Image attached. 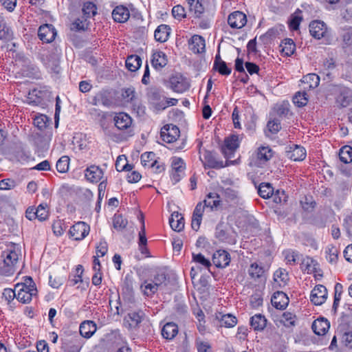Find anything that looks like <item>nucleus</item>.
Returning a JSON list of instances; mask_svg holds the SVG:
<instances>
[{
    "instance_id": "f257e3e1",
    "label": "nucleus",
    "mask_w": 352,
    "mask_h": 352,
    "mask_svg": "<svg viewBox=\"0 0 352 352\" xmlns=\"http://www.w3.org/2000/svg\"><path fill=\"white\" fill-rule=\"evenodd\" d=\"M331 91L336 95V102L341 107H346L352 102V92L342 85H333Z\"/></svg>"
},
{
    "instance_id": "f03ea898",
    "label": "nucleus",
    "mask_w": 352,
    "mask_h": 352,
    "mask_svg": "<svg viewBox=\"0 0 352 352\" xmlns=\"http://www.w3.org/2000/svg\"><path fill=\"white\" fill-rule=\"evenodd\" d=\"M16 299L23 302H30L32 296H36L37 289L34 285H28L27 283H18L16 285Z\"/></svg>"
},
{
    "instance_id": "7ed1b4c3",
    "label": "nucleus",
    "mask_w": 352,
    "mask_h": 352,
    "mask_svg": "<svg viewBox=\"0 0 352 352\" xmlns=\"http://www.w3.org/2000/svg\"><path fill=\"white\" fill-rule=\"evenodd\" d=\"M168 82L170 88L177 93H183L190 87L188 79L179 73L173 74Z\"/></svg>"
},
{
    "instance_id": "20e7f679",
    "label": "nucleus",
    "mask_w": 352,
    "mask_h": 352,
    "mask_svg": "<svg viewBox=\"0 0 352 352\" xmlns=\"http://www.w3.org/2000/svg\"><path fill=\"white\" fill-rule=\"evenodd\" d=\"M180 131L179 128L174 124H166L164 126L160 132L162 140L166 143L175 142L179 137Z\"/></svg>"
},
{
    "instance_id": "39448f33",
    "label": "nucleus",
    "mask_w": 352,
    "mask_h": 352,
    "mask_svg": "<svg viewBox=\"0 0 352 352\" xmlns=\"http://www.w3.org/2000/svg\"><path fill=\"white\" fill-rule=\"evenodd\" d=\"M240 139L239 135H232L224 141V145L222 146L221 151L223 154L227 158H230L234 152L239 146Z\"/></svg>"
},
{
    "instance_id": "423d86ee",
    "label": "nucleus",
    "mask_w": 352,
    "mask_h": 352,
    "mask_svg": "<svg viewBox=\"0 0 352 352\" xmlns=\"http://www.w3.org/2000/svg\"><path fill=\"white\" fill-rule=\"evenodd\" d=\"M89 225L83 221H79L70 228L69 233L74 240L80 241L89 234Z\"/></svg>"
},
{
    "instance_id": "0eeeda50",
    "label": "nucleus",
    "mask_w": 352,
    "mask_h": 352,
    "mask_svg": "<svg viewBox=\"0 0 352 352\" xmlns=\"http://www.w3.org/2000/svg\"><path fill=\"white\" fill-rule=\"evenodd\" d=\"M56 30L52 24H44L39 27L38 36L44 43L52 42L56 36Z\"/></svg>"
},
{
    "instance_id": "6e6552de",
    "label": "nucleus",
    "mask_w": 352,
    "mask_h": 352,
    "mask_svg": "<svg viewBox=\"0 0 352 352\" xmlns=\"http://www.w3.org/2000/svg\"><path fill=\"white\" fill-rule=\"evenodd\" d=\"M309 32L314 38L320 39L328 34V28L323 21H314L309 24Z\"/></svg>"
},
{
    "instance_id": "1a4fd4ad",
    "label": "nucleus",
    "mask_w": 352,
    "mask_h": 352,
    "mask_svg": "<svg viewBox=\"0 0 352 352\" xmlns=\"http://www.w3.org/2000/svg\"><path fill=\"white\" fill-rule=\"evenodd\" d=\"M327 298V289L322 285H316L311 292L310 300L316 305H321Z\"/></svg>"
},
{
    "instance_id": "9d476101",
    "label": "nucleus",
    "mask_w": 352,
    "mask_h": 352,
    "mask_svg": "<svg viewBox=\"0 0 352 352\" xmlns=\"http://www.w3.org/2000/svg\"><path fill=\"white\" fill-rule=\"evenodd\" d=\"M286 157L294 161H302L306 157V150L297 144L289 145L286 147Z\"/></svg>"
},
{
    "instance_id": "9b49d317",
    "label": "nucleus",
    "mask_w": 352,
    "mask_h": 352,
    "mask_svg": "<svg viewBox=\"0 0 352 352\" xmlns=\"http://www.w3.org/2000/svg\"><path fill=\"white\" fill-rule=\"evenodd\" d=\"M236 233L231 229H223L221 226L216 228V236L221 241L234 245L236 242Z\"/></svg>"
},
{
    "instance_id": "f8f14e48",
    "label": "nucleus",
    "mask_w": 352,
    "mask_h": 352,
    "mask_svg": "<svg viewBox=\"0 0 352 352\" xmlns=\"http://www.w3.org/2000/svg\"><path fill=\"white\" fill-rule=\"evenodd\" d=\"M228 23L232 28H242L247 23L246 15L240 11L233 12L228 16Z\"/></svg>"
},
{
    "instance_id": "ddd939ff",
    "label": "nucleus",
    "mask_w": 352,
    "mask_h": 352,
    "mask_svg": "<svg viewBox=\"0 0 352 352\" xmlns=\"http://www.w3.org/2000/svg\"><path fill=\"white\" fill-rule=\"evenodd\" d=\"M112 95L111 91L107 89H102L98 91L92 99V104L94 105H103L104 107H109L112 104Z\"/></svg>"
},
{
    "instance_id": "4468645a",
    "label": "nucleus",
    "mask_w": 352,
    "mask_h": 352,
    "mask_svg": "<svg viewBox=\"0 0 352 352\" xmlns=\"http://www.w3.org/2000/svg\"><path fill=\"white\" fill-rule=\"evenodd\" d=\"M132 118L124 112H120L114 117L115 126L119 130H129L132 126Z\"/></svg>"
},
{
    "instance_id": "2eb2a0df",
    "label": "nucleus",
    "mask_w": 352,
    "mask_h": 352,
    "mask_svg": "<svg viewBox=\"0 0 352 352\" xmlns=\"http://www.w3.org/2000/svg\"><path fill=\"white\" fill-rule=\"evenodd\" d=\"M212 262L214 265L217 267H226L229 265L230 262V255L226 250H217L213 254Z\"/></svg>"
},
{
    "instance_id": "dca6fc26",
    "label": "nucleus",
    "mask_w": 352,
    "mask_h": 352,
    "mask_svg": "<svg viewBox=\"0 0 352 352\" xmlns=\"http://www.w3.org/2000/svg\"><path fill=\"white\" fill-rule=\"evenodd\" d=\"M271 302L276 309L283 310L288 305L289 300L285 293L278 291L273 294Z\"/></svg>"
},
{
    "instance_id": "f3484780",
    "label": "nucleus",
    "mask_w": 352,
    "mask_h": 352,
    "mask_svg": "<svg viewBox=\"0 0 352 352\" xmlns=\"http://www.w3.org/2000/svg\"><path fill=\"white\" fill-rule=\"evenodd\" d=\"M189 48L195 54H200L205 52V39L199 35H194L188 41Z\"/></svg>"
},
{
    "instance_id": "a211bd4d",
    "label": "nucleus",
    "mask_w": 352,
    "mask_h": 352,
    "mask_svg": "<svg viewBox=\"0 0 352 352\" xmlns=\"http://www.w3.org/2000/svg\"><path fill=\"white\" fill-rule=\"evenodd\" d=\"M205 207L201 202H199L193 211L191 226L195 231L199 229Z\"/></svg>"
},
{
    "instance_id": "6ab92c4d",
    "label": "nucleus",
    "mask_w": 352,
    "mask_h": 352,
    "mask_svg": "<svg viewBox=\"0 0 352 352\" xmlns=\"http://www.w3.org/2000/svg\"><path fill=\"white\" fill-rule=\"evenodd\" d=\"M151 63L155 69L160 70L167 65V56L164 52L162 51H156L152 54Z\"/></svg>"
},
{
    "instance_id": "aec40b11",
    "label": "nucleus",
    "mask_w": 352,
    "mask_h": 352,
    "mask_svg": "<svg viewBox=\"0 0 352 352\" xmlns=\"http://www.w3.org/2000/svg\"><path fill=\"white\" fill-rule=\"evenodd\" d=\"M96 331V324L92 320L83 321L79 327L81 336L85 338H91Z\"/></svg>"
},
{
    "instance_id": "412c9836",
    "label": "nucleus",
    "mask_w": 352,
    "mask_h": 352,
    "mask_svg": "<svg viewBox=\"0 0 352 352\" xmlns=\"http://www.w3.org/2000/svg\"><path fill=\"white\" fill-rule=\"evenodd\" d=\"M329 327L330 324L329 321L323 318L314 320L311 325L314 332L318 336L324 335Z\"/></svg>"
},
{
    "instance_id": "4be33fe9",
    "label": "nucleus",
    "mask_w": 352,
    "mask_h": 352,
    "mask_svg": "<svg viewBox=\"0 0 352 352\" xmlns=\"http://www.w3.org/2000/svg\"><path fill=\"white\" fill-rule=\"evenodd\" d=\"M130 16L129 11L127 8L120 6L116 7L112 12V16L115 21L118 23L126 22Z\"/></svg>"
},
{
    "instance_id": "5701e85b",
    "label": "nucleus",
    "mask_w": 352,
    "mask_h": 352,
    "mask_svg": "<svg viewBox=\"0 0 352 352\" xmlns=\"http://www.w3.org/2000/svg\"><path fill=\"white\" fill-rule=\"evenodd\" d=\"M103 176L102 170L97 166H91L85 170V177L91 182H99Z\"/></svg>"
},
{
    "instance_id": "b1692460",
    "label": "nucleus",
    "mask_w": 352,
    "mask_h": 352,
    "mask_svg": "<svg viewBox=\"0 0 352 352\" xmlns=\"http://www.w3.org/2000/svg\"><path fill=\"white\" fill-rule=\"evenodd\" d=\"M250 324L254 331H261L266 327L267 319L261 314H255L250 318Z\"/></svg>"
},
{
    "instance_id": "393cba45",
    "label": "nucleus",
    "mask_w": 352,
    "mask_h": 352,
    "mask_svg": "<svg viewBox=\"0 0 352 352\" xmlns=\"http://www.w3.org/2000/svg\"><path fill=\"white\" fill-rule=\"evenodd\" d=\"M204 164L209 168L220 169L225 167L227 164H224L223 161L218 160L211 152H206L204 154Z\"/></svg>"
},
{
    "instance_id": "a878e982",
    "label": "nucleus",
    "mask_w": 352,
    "mask_h": 352,
    "mask_svg": "<svg viewBox=\"0 0 352 352\" xmlns=\"http://www.w3.org/2000/svg\"><path fill=\"white\" fill-rule=\"evenodd\" d=\"M170 28L168 25L162 24L159 25L154 32V37L157 41L166 42L169 36Z\"/></svg>"
},
{
    "instance_id": "bb28decb",
    "label": "nucleus",
    "mask_w": 352,
    "mask_h": 352,
    "mask_svg": "<svg viewBox=\"0 0 352 352\" xmlns=\"http://www.w3.org/2000/svg\"><path fill=\"white\" fill-rule=\"evenodd\" d=\"M82 346V339L76 336L73 337L69 342L65 343L63 348L65 352H80Z\"/></svg>"
},
{
    "instance_id": "cd10ccee",
    "label": "nucleus",
    "mask_w": 352,
    "mask_h": 352,
    "mask_svg": "<svg viewBox=\"0 0 352 352\" xmlns=\"http://www.w3.org/2000/svg\"><path fill=\"white\" fill-rule=\"evenodd\" d=\"M169 224L173 230L180 232L184 228V219L178 212H174L169 219Z\"/></svg>"
},
{
    "instance_id": "c85d7f7f",
    "label": "nucleus",
    "mask_w": 352,
    "mask_h": 352,
    "mask_svg": "<svg viewBox=\"0 0 352 352\" xmlns=\"http://www.w3.org/2000/svg\"><path fill=\"white\" fill-rule=\"evenodd\" d=\"M216 318L219 320L220 326H223L225 327H233L237 322L236 317L231 314H222L221 313H218L216 314Z\"/></svg>"
},
{
    "instance_id": "c756f323",
    "label": "nucleus",
    "mask_w": 352,
    "mask_h": 352,
    "mask_svg": "<svg viewBox=\"0 0 352 352\" xmlns=\"http://www.w3.org/2000/svg\"><path fill=\"white\" fill-rule=\"evenodd\" d=\"M178 333L177 325L174 322L166 323L162 329V336L167 339L171 340L174 338Z\"/></svg>"
},
{
    "instance_id": "7c9ffc66",
    "label": "nucleus",
    "mask_w": 352,
    "mask_h": 352,
    "mask_svg": "<svg viewBox=\"0 0 352 352\" xmlns=\"http://www.w3.org/2000/svg\"><path fill=\"white\" fill-rule=\"evenodd\" d=\"M302 82L307 86L304 89H315L320 83V77L316 74H308L304 76L302 79Z\"/></svg>"
},
{
    "instance_id": "2f4dec72",
    "label": "nucleus",
    "mask_w": 352,
    "mask_h": 352,
    "mask_svg": "<svg viewBox=\"0 0 352 352\" xmlns=\"http://www.w3.org/2000/svg\"><path fill=\"white\" fill-rule=\"evenodd\" d=\"M142 64V59L138 55L129 56L126 60V67L131 72L138 70Z\"/></svg>"
},
{
    "instance_id": "473e14b6",
    "label": "nucleus",
    "mask_w": 352,
    "mask_h": 352,
    "mask_svg": "<svg viewBox=\"0 0 352 352\" xmlns=\"http://www.w3.org/2000/svg\"><path fill=\"white\" fill-rule=\"evenodd\" d=\"M1 257L5 265L8 267L14 266L18 261V254L15 251H4Z\"/></svg>"
},
{
    "instance_id": "72a5a7b5",
    "label": "nucleus",
    "mask_w": 352,
    "mask_h": 352,
    "mask_svg": "<svg viewBox=\"0 0 352 352\" xmlns=\"http://www.w3.org/2000/svg\"><path fill=\"white\" fill-rule=\"evenodd\" d=\"M141 163L144 166L153 168L157 164L155 154L153 152H146L141 155Z\"/></svg>"
},
{
    "instance_id": "f704fd0d",
    "label": "nucleus",
    "mask_w": 352,
    "mask_h": 352,
    "mask_svg": "<svg viewBox=\"0 0 352 352\" xmlns=\"http://www.w3.org/2000/svg\"><path fill=\"white\" fill-rule=\"evenodd\" d=\"M220 204L219 195L216 192H210L204 200V205L211 210Z\"/></svg>"
},
{
    "instance_id": "c9c22d12",
    "label": "nucleus",
    "mask_w": 352,
    "mask_h": 352,
    "mask_svg": "<svg viewBox=\"0 0 352 352\" xmlns=\"http://www.w3.org/2000/svg\"><path fill=\"white\" fill-rule=\"evenodd\" d=\"M273 156L272 150L268 146H261L258 149L257 158L264 162L270 160Z\"/></svg>"
},
{
    "instance_id": "e433bc0d",
    "label": "nucleus",
    "mask_w": 352,
    "mask_h": 352,
    "mask_svg": "<svg viewBox=\"0 0 352 352\" xmlns=\"http://www.w3.org/2000/svg\"><path fill=\"white\" fill-rule=\"evenodd\" d=\"M339 157L340 161L345 164L352 162V147L350 146H344L339 153Z\"/></svg>"
},
{
    "instance_id": "4c0bfd02",
    "label": "nucleus",
    "mask_w": 352,
    "mask_h": 352,
    "mask_svg": "<svg viewBox=\"0 0 352 352\" xmlns=\"http://www.w3.org/2000/svg\"><path fill=\"white\" fill-rule=\"evenodd\" d=\"M280 47H282V52L287 56L293 54L296 49V45L291 38L285 39L280 44Z\"/></svg>"
},
{
    "instance_id": "58836bf2",
    "label": "nucleus",
    "mask_w": 352,
    "mask_h": 352,
    "mask_svg": "<svg viewBox=\"0 0 352 352\" xmlns=\"http://www.w3.org/2000/svg\"><path fill=\"white\" fill-rule=\"evenodd\" d=\"M273 192V187L271 186L270 184L268 183L261 184L258 188V195L264 199L269 198L271 195H272Z\"/></svg>"
},
{
    "instance_id": "ea45409f",
    "label": "nucleus",
    "mask_w": 352,
    "mask_h": 352,
    "mask_svg": "<svg viewBox=\"0 0 352 352\" xmlns=\"http://www.w3.org/2000/svg\"><path fill=\"white\" fill-rule=\"evenodd\" d=\"M128 221L122 214H116L113 219V228L119 231L123 230L127 226Z\"/></svg>"
},
{
    "instance_id": "a19ab883",
    "label": "nucleus",
    "mask_w": 352,
    "mask_h": 352,
    "mask_svg": "<svg viewBox=\"0 0 352 352\" xmlns=\"http://www.w3.org/2000/svg\"><path fill=\"white\" fill-rule=\"evenodd\" d=\"M12 37V32L10 28L6 25L2 16H0V38L10 40Z\"/></svg>"
},
{
    "instance_id": "79ce46f5",
    "label": "nucleus",
    "mask_w": 352,
    "mask_h": 352,
    "mask_svg": "<svg viewBox=\"0 0 352 352\" xmlns=\"http://www.w3.org/2000/svg\"><path fill=\"white\" fill-rule=\"evenodd\" d=\"M280 30V29H278L277 27L272 28L265 34L261 35L259 38L265 43H268L279 35Z\"/></svg>"
},
{
    "instance_id": "37998d69",
    "label": "nucleus",
    "mask_w": 352,
    "mask_h": 352,
    "mask_svg": "<svg viewBox=\"0 0 352 352\" xmlns=\"http://www.w3.org/2000/svg\"><path fill=\"white\" fill-rule=\"evenodd\" d=\"M293 102L299 107L305 106L308 102L307 94L306 91L297 92L293 98Z\"/></svg>"
},
{
    "instance_id": "c03bdc74",
    "label": "nucleus",
    "mask_w": 352,
    "mask_h": 352,
    "mask_svg": "<svg viewBox=\"0 0 352 352\" xmlns=\"http://www.w3.org/2000/svg\"><path fill=\"white\" fill-rule=\"evenodd\" d=\"M144 294L147 296H152L159 289L155 283H148L146 280L140 286Z\"/></svg>"
},
{
    "instance_id": "a18cd8bd",
    "label": "nucleus",
    "mask_w": 352,
    "mask_h": 352,
    "mask_svg": "<svg viewBox=\"0 0 352 352\" xmlns=\"http://www.w3.org/2000/svg\"><path fill=\"white\" fill-rule=\"evenodd\" d=\"M274 279L275 281L278 282V279L280 280L279 285H281V283L285 285L287 284L289 278L288 273L284 269H278L274 274Z\"/></svg>"
},
{
    "instance_id": "49530a36",
    "label": "nucleus",
    "mask_w": 352,
    "mask_h": 352,
    "mask_svg": "<svg viewBox=\"0 0 352 352\" xmlns=\"http://www.w3.org/2000/svg\"><path fill=\"white\" fill-rule=\"evenodd\" d=\"M96 10L97 8L96 5L90 1L85 2L82 7V12L87 18L95 16L96 14Z\"/></svg>"
},
{
    "instance_id": "de8ad7c7",
    "label": "nucleus",
    "mask_w": 352,
    "mask_h": 352,
    "mask_svg": "<svg viewBox=\"0 0 352 352\" xmlns=\"http://www.w3.org/2000/svg\"><path fill=\"white\" fill-rule=\"evenodd\" d=\"M142 321V316L138 312H131L128 314L127 322H129V327L131 328H135Z\"/></svg>"
},
{
    "instance_id": "09e8293b",
    "label": "nucleus",
    "mask_w": 352,
    "mask_h": 352,
    "mask_svg": "<svg viewBox=\"0 0 352 352\" xmlns=\"http://www.w3.org/2000/svg\"><path fill=\"white\" fill-rule=\"evenodd\" d=\"M69 159L67 156L61 157L56 162V169L59 173H66L69 168Z\"/></svg>"
},
{
    "instance_id": "8fccbe9b",
    "label": "nucleus",
    "mask_w": 352,
    "mask_h": 352,
    "mask_svg": "<svg viewBox=\"0 0 352 352\" xmlns=\"http://www.w3.org/2000/svg\"><path fill=\"white\" fill-rule=\"evenodd\" d=\"M185 165L184 161L179 157H174L172 161V171L184 173Z\"/></svg>"
},
{
    "instance_id": "3c124183",
    "label": "nucleus",
    "mask_w": 352,
    "mask_h": 352,
    "mask_svg": "<svg viewBox=\"0 0 352 352\" xmlns=\"http://www.w3.org/2000/svg\"><path fill=\"white\" fill-rule=\"evenodd\" d=\"M264 272L262 267L256 263H252L249 269V274L253 278H260Z\"/></svg>"
},
{
    "instance_id": "603ef678",
    "label": "nucleus",
    "mask_w": 352,
    "mask_h": 352,
    "mask_svg": "<svg viewBox=\"0 0 352 352\" xmlns=\"http://www.w3.org/2000/svg\"><path fill=\"white\" fill-rule=\"evenodd\" d=\"M126 158L125 157H122V156H119L118 158H117V160L116 162V164H115V166H116V169L120 172V171H123V170H125V171H129V170H131L132 168H133V165L131 164H128L127 162H126L125 164H123V166H120V164H121L122 162H126Z\"/></svg>"
},
{
    "instance_id": "864d4df0",
    "label": "nucleus",
    "mask_w": 352,
    "mask_h": 352,
    "mask_svg": "<svg viewBox=\"0 0 352 352\" xmlns=\"http://www.w3.org/2000/svg\"><path fill=\"white\" fill-rule=\"evenodd\" d=\"M148 98L153 101H158L162 98V91L157 87H150L147 92Z\"/></svg>"
},
{
    "instance_id": "5fc2aeb1",
    "label": "nucleus",
    "mask_w": 352,
    "mask_h": 352,
    "mask_svg": "<svg viewBox=\"0 0 352 352\" xmlns=\"http://www.w3.org/2000/svg\"><path fill=\"white\" fill-rule=\"evenodd\" d=\"M167 280L166 274L164 272L157 273L153 278L152 282L158 287L161 289L164 285H166Z\"/></svg>"
},
{
    "instance_id": "6e6d98bb",
    "label": "nucleus",
    "mask_w": 352,
    "mask_h": 352,
    "mask_svg": "<svg viewBox=\"0 0 352 352\" xmlns=\"http://www.w3.org/2000/svg\"><path fill=\"white\" fill-rule=\"evenodd\" d=\"M48 118L46 116L41 115L36 116L34 120V124L40 130L44 129L47 126Z\"/></svg>"
},
{
    "instance_id": "4d7b16f0",
    "label": "nucleus",
    "mask_w": 352,
    "mask_h": 352,
    "mask_svg": "<svg viewBox=\"0 0 352 352\" xmlns=\"http://www.w3.org/2000/svg\"><path fill=\"white\" fill-rule=\"evenodd\" d=\"M289 104L288 102H283V103L278 104L276 109V113L280 117H286L289 112Z\"/></svg>"
},
{
    "instance_id": "13d9d810",
    "label": "nucleus",
    "mask_w": 352,
    "mask_h": 352,
    "mask_svg": "<svg viewBox=\"0 0 352 352\" xmlns=\"http://www.w3.org/2000/svg\"><path fill=\"white\" fill-rule=\"evenodd\" d=\"M122 96L124 99H125L127 102H130L131 103L137 99L135 97V89L134 88L131 87L124 89L122 91Z\"/></svg>"
},
{
    "instance_id": "bf43d9fd",
    "label": "nucleus",
    "mask_w": 352,
    "mask_h": 352,
    "mask_svg": "<svg viewBox=\"0 0 352 352\" xmlns=\"http://www.w3.org/2000/svg\"><path fill=\"white\" fill-rule=\"evenodd\" d=\"M213 69L217 71L220 74L224 76H228L231 73V69L227 66L225 61L221 62L217 65L213 66Z\"/></svg>"
},
{
    "instance_id": "052dcab7",
    "label": "nucleus",
    "mask_w": 352,
    "mask_h": 352,
    "mask_svg": "<svg viewBox=\"0 0 352 352\" xmlns=\"http://www.w3.org/2000/svg\"><path fill=\"white\" fill-rule=\"evenodd\" d=\"M223 194L228 201H234L238 197V192L230 188L223 189Z\"/></svg>"
},
{
    "instance_id": "680f3d73",
    "label": "nucleus",
    "mask_w": 352,
    "mask_h": 352,
    "mask_svg": "<svg viewBox=\"0 0 352 352\" xmlns=\"http://www.w3.org/2000/svg\"><path fill=\"white\" fill-rule=\"evenodd\" d=\"M194 6H190V10L191 11H194L196 17H201L202 14H204L205 8L203 5V1H199L197 3H195L193 4Z\"/></svg>"
},
{
    "instance_id": "e2e57ef3",
    "label": "nucleus",
    "mask_w": 352,
    "mask_h": 352,
    "mask_svg": "<svg viewBox=\"0 0 352 352\" xmlns=\"http://www.w3.org/2000/svg\"><path fill=\"white\" fill-rule=\"evenodd\" d=\"M193 261L201 264L206 268H208L211 263L208 259H206L201 254H192Z\"/></svg>"
},
{
    "instance_id": "0e129e2a",
    "label": "nucleus",
    "mask_w": 352,
    "mask_h": 352,
    "mask_svg": "<svg viewBox=\"0 0 352 352\" xmlns=\"http://www.w3.org/2000/svg\"><path fill=\"white\" fill-rule=\"evenodd\" d=\"M46 204L44 206L41 204L37 208L36 217L41 221L46 220L48 217V211L46 210Z\"/></svg>"
},
{
    "instance_id": "69168bd1",
    "label": "nucleus",
    "mask_w": 352,
    "mask_h": 352,
    "mask_svg": "<svg viewBox=\"0 0 352 352\" xmlns=\"http://www.w3.org/2000/svg\"><path fill=\"white\" fill-rule=\"evenodd\" d=\"M267 126L269 131L272 133H278L281 129L280 122L278 119L268 121Z\"/></svg>"
},
{
    "instance_id": "338daca9",
    "label": "nucleus",
    "mask_w": 352,
    "mask_h": 352,
    "mask_svg": "<svg viewBox=\"0 0 352 352\" xmlns=\"http://www.w3.org/2000/svg\"><path fill=\"white\" fill-rule=\"evenodd\" d=\"M64 278L63 277L54 275L50 276L49 284L53 288H58L63 283Z\"/></svg>"
},
{
    "instance_id": "774afa93",
    "label": "nucleus",
    "mask_w": 352,
    "mask_h": 352,
    "mask_svg": "<svg viewBox=\"0 0 352 352\" xmlns=\"http://www.w3.org/2000/svg\"><path fill=\"white\" fill-rule=\"evenodd\" d=\"M172 14L176 19H183L186 17V12L184 7L180 5L175 6L172 9Z\"/></svg>"
}]
</instances>
